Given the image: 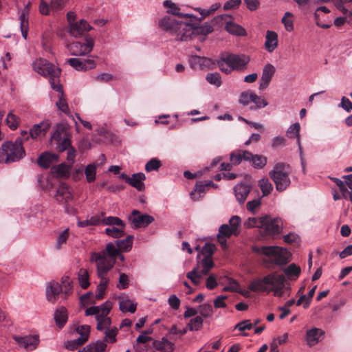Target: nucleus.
<instances>
[{
  "label": "nucleus",
  "instance_id": "nucleus-1",
  "mask_svg": "<svg viewBox=\"0 0 352 352\" xmlns=\"http://www.w3.org/2000/svg\"><path fill=\"white\" fill-rule=\"evenodd\" d=\"M164 6L167 8V12L177 16L185 18L186 21H182L175 19L174 16H166L162 18L160 22V27L169 32L175 39L181 41H186L191 38L198 28L197 23H192V17L190 14H182L179 12L180 8L172 1L166 0L164 1Z\"/></svg>",
  "mask_w": 352,
  "mask_h": 352
},
{
  "label": "nucleus",
  "instance_id": "nucleus-2",
  "mask_svg": "<svg viewBox=\"0 0 352 352\" xmlns=\"http://www.w3.org/2000/svg\"><path fill=\"white\" fill-rule=\"evenodd\" d=\"M287 285L284 275L272 272L263 278L252 281L248 289L252 292H273L275 296L283 297L285 292L290 290L289 286Z\"/></svg>",
  "mask_w": 352,
  "mask_h": 352
},
{
  "label": "nucleus",
  "instance_id": "nucleus-3",
  "mask_svg": "<svg viewBox=\"0 0 352 352\" xmlns=\"http://www.w3.org/2000/svg\"><path fill=\"white\" fill-rule=\"evenodd\" d=\"M250 61V56L244 54H227L217 60V65L222 72L229 74L234 70L244 71Z\"/></svg>",
  "mask_w": 352,
  "mask_h": 352
},
{
  "label": "nucleus",
  "instance_id": "nucleus-4",
  "mask_svg": "<svg viewBox=\"0 0 352 352\" xmlns=\"http://www.w3.org/2000/svg\"><path fill=\"white\" fill-rule=\"evenodd\" d=\"M25 155V151L21 138H17L14 142H5L0 147V163L16 162L23 158Z\"/></svg>",
  "mask_w": 352,
  "mask_h": 352
},
{
  "label": "nucleus",
  "instance_id": "nucleus-5",
  "mask_svg": "<svg viewBox=\"0 0 352 352\" xmlns=\"http://www.w3.org/2000/svg\"><path fill=\"white\" fill-rule=\"evenodd\" d=\"M252 250L254 253L263 254L267 257L263 259V263L265 264L282 265L289 262L287 251L278 246H254Z\"/></svg>",
  "mask_w": 352,
  "mask_h": 352
},
{
  "label": "nucleus",
  "instance_id": "nucleus-6",
  "mask_svg": "<svg viewBox=\"0 0 352 352\" xmlns=\"http://www.w3.org/2000/svg\"><path fill=\"white\" fill-rule=\"evenodd\" d=\"M34 69L42 76L49 77L52 88L56 91H61V85L59 84L60 69L45 59L39 58L33 63Z\"/></svg>",
  "mask_w": 352,
  "mask_h": 352
},
{
  "label": "nucleus",
  "instance_id": "nucleus-7",
  "mask_svg": "<svg viewBox=\"0 0 352 352\" xmlns=\"http://www.w3.org/2000/svg\"><path fill=\"white\" fill-rule=\"evenodd\" d=\"M112 308V303L107 300L100 306H92L85 310V316H96V328L98 331L111 329V320L108 315Z\"/></svg>",
  "mask_w": 352,
  "mask_h": 352
},
{
  "label": "nucleus",
  "instance_id": "nucleus-8",
  "mask_svg": "<svg viewBox=\"0 0 352 352\" xmlns=\"http://www.w3.org/2000/svg\"><path fill=\"white\" fill-rule=\"evenodd\" d=\"M291 173V166L283 162L275 164L274 168L270 171L269 175L274 182L277 191L283 192L290 185L289 175Z\"/></svg>",
  "mask_w": 352,
  "mask_h": 352
},
{
  "label": "nucleus",
  "instance_id": "nucleus-9",
  "mask_svg": "<svg viewBox=\"0 0 352 352\" xmlns=\"http://www.w3.org/2000/svg\"><path fill=\"white\" fill-rule=\"evenodd\" d=\"M119 251V248L113 243H108L105 250L100 252H92L90 261L95 262L96 267H100L101 264L102 268L111 270L114 266Z\"/></svg>",
  "mask_w": 352,
  "mask_h": 352
},
{
  "label": "nucleus",
  "instance_id": "nucleus-10",
  "mask_svg": "<svg viewBox=\"0 0 352 352\" xmlns=\"http://www.w3.org/2000/svg\"><path fill=\"white\" fill-rule=\"evenodd\" d=\"M73 282L68 276H64L61 278V285L58 282H50L46 288L47 299L52 302H54L58 295L63 292L66 296L72 293Z\"/></svg>",
  "mask_w": 352,
  "mask_h": 352
},
{
  "label": "nucleus",
  "instance_id": "nucleus-11",
  "mask_svg": "<svg viewBox=\"0 0 352 352\" xmlns=\"http://www.w3.org/2000/svg\"><path fill=\"white\" fill-rule=\"evenodd\" d=\"M94 46V40L89 35H86L82 41H76L67 43L66 48L69 54L74 56L89 54Z\"/></svg>",
  "mask_w": 352,
  "mask_h": 352
},
{
  "label": "nucleus",
  "instance_id": "nucleus-12",
  "mask_svg": "<svg viewBox=\"0 0 352 352\" xmlns=\"http://www.w3.org/2000/svg\"><path fill=\"white\" fill-rule=\"evenodd\" d=\"M70 139L68 137L67 127L63 124H58L51 137V144H56L58 152H63L70 146Z\"/></svg>",
  "mask_w": 352,
  "mask_h": 352
},
{
  "label": "nucleus",
  "instance_id": "nucleus-13",
  "mask_svg": "<svg viewBox=\"0 0 352 352\" xmlns=\"http://www.w3.org/2000/svg\"><path fill=\"white\" fill-rule=\"evenodd\" d=\"M54 197L58 203L65 204V210L67 213H74V208L69 204V202L73 200V195L66 184L61 183L60 184Z\"/></svg>",
  "mask_w": 352,
  "mask_h": 352
},
{
  "label": "nucleus",
  "instance_id": "nucleus-14",
  "mask_svg": "<svg viewBox=\"0 0 352 352\" xmlns=\"http://www.w3.org/2000/svg\"><path fill=\"white\" fill-rule=\"evenodd\" d=\"M261 229L266 235L274 236L279 234L283 230V222L280 218H272L266 215L263 217Z\"/></svg>",
  "mask_w": 352,
  "mask_h": 352
},
{
  "label": "nucleus",
  "instance_id": "nucleus-15",
  "mask_svg": "<svg viewBox=\"0 0 352 352\" xmlns=\"http://www.w3.org/2000/svg\"><path fill=\"white\" fill-rule=\"evenodd\" d=\"M129 219L133 223L134 228H145L154 221L152 216L142 214L138 210H133Z\"/></svg>",
  "mask_w": 352,
  "mask_h": 352
},
{
  "label": "nucleus",
  "instance_id": "nucleus-16",
  "mask_svg": "<svg viewBox=\"0 0 352 352\" xmlns=\"http://www.w3.org/2000/svg\"><path fill=\"white\" fill-rule=\"evenodd\" d=\"M109 270H107L106 268H102L101 264H100V267H97V274L100 279V284L97 287V294L96 295V298L97 300L102 299L105 294V291L109 284V279L106 276V274Z\"/></svg>",
  "mask_w": 352,
  "mask_h": 352
},
{
  "label": "nucleus",
  "instance_id": "nucleus-17",
  "mask_svg": "<svg viewBox=\"0 0 352 352\" xmlns=\"http://www.w3.org/2000/svg\"><path fill=\"white\" fill-rule=\"evenodd\" d=\"M67 63L78 71H87L96 67V63L91 59H81L71 58L67 60Z\"/></svg>",
  "mask_w": 352,
  "mask_h": 352
},
{
  "label": "nucleus",
  "instance_id": "nucleus-18",
  "mask_svg": "<svg viewBox=\"0 0 352 352\" xmlns=\"http://www.w3.org/2000/svg\"><path fill=\"white\" fill-rule=\"evenodd\" d=\"M13 338L20 346H23L28 350L35 349L39 342L38 336L36 335L26 336H14Z\"/></svg>",
  "mask_w": 352,
  "mask_h": 352
},
{
  "label": "nucleus",
  "instance_id": "nucleus-19",
  "mask_svg": "<svg viewBox=\"0 0 352 352\" xmlns=\"http://www.w3.org/2000/svg\"><path fill=\"white\" fill-rule=\"evenodd\" d=\"M91 29V27L87 22L81 19L69 25V33L74 37H78L85 35Z\"/></svg>",
  "mask_w": 352,
  "mask_h": 352
},
{
  "label": "nucleus",
  "instance_id": "nucleus-20",
  "mask_svg": "<svg viewBox=\"0 0 352 352\" xmlns=\"http://www.w3.org/2000/svg\"><path fill=\"white\" fill-rule=\"evenodd\" d=\"M275 72L276 69L273 65L267 63L264 66L259 85L260 90H263L269 86Z\"/></svg>",
  "mask_w": 352,
  "mask_h": 352
},
{
  "label": "nucleus",
  "instance_id": "nucleus-21",
  "mask_svg": "<svg viewBox=\"0 0 352 352\" xmlns=\"http://www.w3.org/2000/svg\"><path fill=\"white\" fill-rule=\"evenodd\" d=\"M51 123L49 120H44L39 124H34L30 129V135L35 139L40 135H45L50 128Z\"/></svg>",
  "mask_w": 352,
  "mask_h": 352
},
{
  "label": "nucleus",
  "instance_id": "nucleus-22",
  "mask_svg": "<svg viewBox=\"0 0 352 352\" xmlns=\"http://www.w3.org/2000/svg\"><path fill=\"white\" fill-rule=\"evenodd\" d=\"M250 186L245 184H240L235 186L234 188L235 197L239 204H243L250 192Z\"/></svg>",
  "mask_w": 352,
  "mask_h": 352
},
{
  "label": "nucleus",
  "instance_id": "nucleus-23",
  "mask_svg": "<svg viewBox=\"0 0 352 352\" xmlns=\"http://www.w3.org/2000/svg\"><path fill=\"white\" fill-rule=\"evenodd\" d=\"M197 258L199 259L197 262V265L196 267L199 266V272L203 275H207L210 272V271L214 267V263L212 260V258L208 257H201L200 255H198Z\"/></svg>",
  "mask_w": 352,
  "mask_h": 352
},
{
  "label": "nucleus",
  "instance_id": "nucleus-24",
  "mask_svg": "<svg viewBox=\"0 0 352 352\" xmlns=\"http://www.w3.org/2000/svg\"><path fill=\"white\" fill-rule=\"evenodd\" d=\"M58 156L57 154L45 152L39 156L37 162L41 167L47 168L52 163L58 161Z\"/></svg>",
  "mask_w": 352,
  "mask_h": 352
},
{
  "label": "nucleus",
  "instance_id": "nucleus-25",
  "mask_svg": "<svg viewBox=\"0 0 352 352\" xmlns=\"http://www.w3.org/2000/svg\"><path fill=\"white\" fill-rule=\"evenodd\" d=\"M189 62L192 67L201 69L209 67L212 63L211 59L199 56H192Z\"/></svg>",
  "mask_w": 352,
  "mask_h": 352
},
{
  "label": "nucleus",
  "instance_id": "nucleus-26",
  "mask_svg": "<svg viewBox=\"0 0 352 352\" xmlns=\"http://www.w3.org/2000/svg\"><path fill=\"white\" fill-rule=\"evenodd\" d=\"M278 45V34L274 32L267 30L266 32L265 48L269 52H272Z\"/></svg>",
  "mask_w": 352,
  "mask_h": 352
},
{
  "label": "nucleus",
  "instance_id": "nucleus-27",
  "mask_svg": "<svg viewBox=\"0 0 352 352\" xmlns=\"http://www.w3.org/2000/svg\"><path fill=\"white\" fill-rule=\"evenodd\" d=\"M324 334V331L318 328L308 330L306 333V340L309 346L316 345L319 342V338Z\"/></svg>",
  "mask_w": 352,
  "mask_h": 352
},
{
  "label": "nucleus",
  "instance_id": "nucleus-28",
  "mask_svg": "<svg viewBox=\"0 0 352 352\" xmlns=\"http://www.w3.org/2000/svg\"><path fill=\"white\" fill-rule=\"evenodd\" d=\"M153 347L161 352H173L175 344L165 338L162 340H155L153 343Z\"/></svg>",
  "mask_w": 352,
  "mask_h": 352
},
{
  "label": "nucleus",
  "instance_id": "nucleus-29",
  "mask_svg": "<svg viewBox=\"0 0 352 352\" xmlns=\"http://www.w3.org/2000/svg\"><path fill=\"white\" fill-rule=\"evenodd\" d=\"M251 157L252 153L248 151H238L230 154V161L233 165L239 164L243 160L249 161Z\"/></svg>",
  "mask_w": 352,
  "mask_h": 352
},
{
  "label": "nucleus",
  "instance_id": "nucleus-30",
  "mask_svg": "<svg viewBox=\"0 0 352 352\" xmlns=\"http://www.w3.org/2000/svg\"><path fill=\"white\" fill-rule=\"evenodd\" d=\"M146 176L142 173L133 174L130 178L129 184L135 188L139 191H142L145 188L143 181L145 180Z\"/></svg>",
  "mask_w": 352,
  "mask_h": 352
},
{
  "label": "nucleus",
  "instance_id": "nucleus-31",
  "mask_svg": "<svg viewBox=\"0 0 352 352\" xmlns=\"http://www.w3.org/2000/svg\"><path fill=\"white\" fill-rule=\"evenodd\" d=\"M69 169L70 165L62 163L57 166H53L51 171L57 177L67 178L69 176Z\"/></svg>",
  "mask_w": 352,
  "mask_h": 352
},
{
  "label": "nucleus",
  "instance_id": "nucleus-32",
  "mask_svg": "<svg viewBox=\"0 0 352 352\" xmlns=\"http://www.w3.org/2000/svg\"><path fill=\"white\" fill-rule=\"evenodd\" d=\"M67 311L64 307L57 309L54 313V320L59 328H62L67 321Z\"/></svg>",
  "mask_w": 352,
  "mask_h": 352
},
{
  "label": "nucleus",
  "instance_id": "nucleus-33",
  "mask_svg": "<svg viewBox=\"0 0 352 352\" xmlns=\"http://www.w3.org/2000/svg\"><path fill=\"white\" fill-rule=\"evenodd\" d=\"M300 125L298 122H296L292 124L287 131V136L289 138H297V143L299 147V150L300 153H302V147L300 144Z\"/></svg>",
  "mask_w": 352,
  "mask_h": 352
},
{
  "label": "nucleus",
  "instance_id": "nucleus-34",
  "mask_svg": "<svg viewBox=\"0 0 352 352\" xmlns=\"http://www.w3.org/2000/svg\"><path fill=\"white\" fill-rule=\"evenodd\" d=\"M207 189L203 182H197L194 190L190 193L191 198L194 201L199 200L204 196Z\"/></svg>",
  "mask_w": 352,
  "mask_h": 352
},
{
  "label": "nucleus",
  "instance_id": "nucleus-35",
  "mask_svg": "<svg viewBox=\"0 0 352 352\" xmlns=\"http://www.w3.org/2000/svg\"><path fill=\"white\" fill-rule=\"evenodd\" d=\"M133 236L128 235L124 239L117 240L116 245L120 251L129 252L131 250Z\"/></svg>",
  "mask_w": 352,
  "mask_h": 352
},
{
  "label": "nucleus",
  "instance_id": "nucleus-36",
  "mask_svg": "<svg viewBox=\"0 0 352 352\" xmlns=\"http://www.w3.org/2000/svg\"><path fill=\"white\" fill-rule=\"evenodd\" d=\"M204 275L199 272V266L195 267L192 271L186 274V277L189 278L195 285H198L201 283V279Z\"/></svg>",
  "mask_w": 352,
  "mask_h": 352
},
{
  "label": "nucleus",
  "instance_id": "nucleus-37",
  "mask_svg": "<svg viewBox=\"0 0 352 352\" xmlns=\"http://www.w3.org/2000/svg\"><path fill=\"white\" fill-rule=\"evenodd\" d=\"M248 162H252L255 168H263L267 164V157L261 155H253Z\"/></svg>",
  "mask_w": 352,
  "mask_h": 352
},
{
  "label": "nucleus",
  "instance_id": "nucleus-38",
  "mask_svg": "<svg viewBox=\"0 0 352 352\" xmlns=\"http://www.w3.org/2000/svg\"><path fill=\"white\" fill-rule=\"evenodd\" d=\"M226 30L229 33L238 36H243L245 34V32L244 28L232 22L226 23Z\"/></svg>",
  "mask_w": 352,
  "mask_h": 352
},
{
  "label": "nucleus",
  "instance_id": "nucleus-39",
  "mask_svg": "<svg viewBox=\"0 0 352 352\" xmlns=\"http://www.w3.org/2000/svg\"><path fill=\"white\" fill-rule=\"evenodd\" d=\"M78 280L80 285L82 289H87L89 286V273L86 269H80L78 272Z\"/></svg>",
  "mask_w": 352,
  "mask_h": 352
},
{
  "label": "nucleus",
  "instance_id": "nucleus-40",
  "mask_svg": "<svg viewBox=\"0 0 352 352\" xmlns=\"http://www.w3.org/2000/svg\"><path fill=\"white\" fill-rule=\"evenodd\" d=\"M258 186L262 191L263 196L270 194L273 189L272 184L267 178H263L258 181Z\"/></svg>",
  "mask_w": 352,
  "mask_h": 352
},
{
  "label": "nucleus",
  "instance_id": "nucleus-41",
  "mask_svg": "<svg viewBox=\"0 0 352 352\" xmlns=\"http://www.w3.org/2000/svg\"><path fill=\"white\" fill-rule=\"evenodd\" d=\"M137 304L132 302L130 300H123L120 302V309L122 312L129 311L132 314L136 311Z\"/></svg>",
  "mask_w": 352,
  "mask_h": 352
},
{
  "label": "nucleus",
  "instance_id": "nucleus-42",
  "mask_svg": "<svg viewBox=\"0 0 352 352\" xmlns=\"http://www.w3.org/2000/svg\"><path fill=\"white\" fill-rule=\"evenodd\" d=\"M102 223L103 224L112 226H118L122 227V228H125V226H126V225L123 222V221L117 217H104L102 219Z\"/></svg>",
  "mask_w": 352,
  "mask_h": 352
},
{
  "label": "nucleus",
  "instance_id": "nucleus-43",
  "mask_svg": "<svg viewBox=\"0 0 352 352\" xmlns=\"http://www.w3.org/2000/svg\"><path fill=\"white\" fill-rule=\"evenodd\" d=\"M105 233L110 236L117 239L120 238L125 234L124 228L120 226L119 228L115 226L107 228L105 229Z\"/></svg>",
  "mask_w": 352,
  "mask_h": 352
},
{
  "label": "nucleus",
  "instance_id": "nucleus-44",
  "mask_svg": "<svg viewBox=\"0 0 352 352\" xmlns=\"http://www.w3.org/2000/svg\"><path fill=\"white\" fill-rule=\"evenodd\" d=\"M283 272L289 278H292L293 276L298 277L300 273V267L294 263H292L287 267L285 268Z\"/></svg>",
  "mask_w": 352,
  "mask_h": 352
},
{
  "label": "nucleus",
  "instance_id": "nucleus-45",
  "mask_svg": "<svg viewBox=\"0 0 352 352\" xmlns=\"http://www.w3.org/2000/svg\"><path fill=\"white\" fill-rule=\"evenodd\" d=\"M85 174L89 183L94 182L96 179V165L95 164L87 165L85 170Z\"/></svg>",
  "mask_w": 352,
  "mask_h": 352
},
{
  "label": "nucleus",
  "instance_id": "nucleus-46",
  "mask_svg": "<svg viewBox=\"0 0 352 352\" xmlns=\"http://www.w3.org/2000/svg\"><path fill=\"white\" fill-rule=\"evenodd\" d=\"M58 92L59 93L58 95L59 100L56 102V106L60 111L67 113L69 111V107L63 89L61 88V91Z\"/></svg>",
  "mask_w": 352,
  "mask_h": 352
},
{
  "label": "nucleus",
  "instance_id": "nucleus-47",
  "mask_svg": "<svg viewBox=\"0 0 352 352\" xmlns=\"http://www.w3.org/2000/svg\"><path fill=\"white\" fill-rule=\"evenodd\" d=\"M217 250L216 246L210 243H206L202 248V250L200 253L201 257H208L212 258V254L214 253Z\"/></svg>",
  "mask_w": 352,
  "mask_h": 352
},
{
  "label": "nucleus",
  "instance_id": "nucleus-48",
  "mask_svg": "<svg viewBox=\"0 0 352 352\" xmlns=\"http://www.w3.org/2000/svg\"><path fill=\"white\" fill-rule=\"evenodd\" d=\"M69 228L65 229L57 237L56 248L57 250H60L63 248V245L67 243V241L69 238Z\"/></svg>",
  "mask_w": 352,
  "mask_h": 352
},
{
  "label": "nucleus",
  "instance_id": "nucleus-49",
  "mask_svg": "<svg viewBox=\"0 0 352 352\" xmlns=\"http://www.w3.org/2000/svg\"><path fill=\"white\" fill-rule=\"evenodd\" d=\"M239 232H234V230H232V228H230L228 225L223 224L219 227V234L217 235L228 238L231 235L237 236Z\"/></svg>",
  "mask_w": 352,
  "mask_h": 352
},
{
  "label": "nucleus",
  "instance_id": "nucleus-50",
  "mask_svg": "<svg viewBox=\"0 0 352 352\" xmlns=\"http://www.w3.org/2000/svg\"><path fill=\"white\" fill-rule=\"evenodd\" d=\"M203 318L201 316H198L195 318L190 320L188 324L190 331H199L202 328L203 326Z\"/></svg>",
  "mask_w": 352,
  "mask_h": 352
},
{
  "label": "nucleus",
  "instance_id": "nucleus-51",
  "mask_svg": "<svg viewBox=\"0 0 352 352\" xmlns=\"http://www.w3.org/2000/svg\"><path fill=\"white\" fill-rule=\"evenodd\" d=\"M105 336L104 338V341L105 343L107 342H111V343H115L116 342V336L118 334V329L117 328H113V329H108L104 331Z\"/></svg>",
  "mask_w": 352,
  "mask_h": 352
},
{
  "label": "nucleus",
  "instance_id": "nucleus-52",
  "mask_svg": "<svg viewBox=\"0 0 352 352\" xmlns=\"http://www.w3.org/2000/svg\"><path fill=\"white\" fill-rule=\"evenodd\" d=\"M206 80L212 85L220 87L221 85V78L219 73H208L206 77Z\"/></svg>",
  "mask_w": 352,
  "mask_h": 352
},
{
  "label": "nucleus",
  "instance_id": "nucleus-53",
  "mask_svg": "<svg viewBox=\"0 0 352 352\" xmlns=\"http://www.w3.org/2000/svg\"><path fill=\"white\" fill-rule=\"evenodd\" d=\"M292 18L293 14L289 12H287L282 19V23L284 24L286 30L288 32H291L294 30Z\"/></svg>",
  "mask_w": 352,
  "mask_h": 352
},
{
  "label": "nucleus",
  "instance_id": "nucleus-54",
  "mask_svg": "<svg viewBox=\"0 0 352 352\" xmlns=\"http://www.w3.org/2000/svg\"><path fill=\"white\" fill-rule=\"evenodd\" d=\"M77 332L80 335L79 338L84 342H86L90 333V327L89 325H81L77 328Z\"/></svg>",
  "mask_w": 352,
  "mask_h": 352
},
{
  "label": "nucleus",
  "instance_id": "nucleus-55",
  "mask_svg": "<svg viewBox=\"0 0 352 352\" xmlns=\"http://www.w3.org/2000/svg\"><path fill=\"white\" fill-rule=\"evenodd\" d=\"M162 166L160 160L157 158H153L150 160L145 166V170L147 172H151L153 170H157Z\"/></svg>",
  "mask_w": 352,
  "mask_h": 352
},
{
  "label": "nucleus",
  "instance_id": "nucleus-56",
  "mask_svg": "<svg viewBox=\"0 0 352 352\" xmlns=\"http://www.w3.org/2000/svg\"><path fill=\"white\" fill-rule=\"evenodd\" d=\"M253 96H254V94L251 91H244L241 94L239 101L243 105H248L253 101Z\"/></svg>",
  "mask_w": 352,
  "mask_h": 352
},
{
  "label": "nucleus",
  "instance_id": "nucleus-57",
  "mask_svg": "<svg viewBox=\"0 0 352 352\" xmlns=\"http://www.w3.org/2000/svg\"><path fill=\"white\" fill-rule=\"evenodd\" d=\"M199 313L201 316L204 318H208L211 316L213 313L212 305L209 303H206L200 305Z\"/></svg>",
  "mask_w": 352,
  "mask_h": 352
},
{
  "label": "nucleus",
  "instance_id": "nucleus-58",
  "mask_svg": "<svg viewBox=\"0 0 352 352\" xmlns=\"http://www.w3.org/2000/svg\"><path fill=\"white\" fill-rule=\"evenodd\" d=\"M263 217L261 218H249L248 221L245 223V226L246 228H253V227H257L261 228L262 223H263Z\"/></svg>",
  "mask_w": 352,
  "mask_h": 352
},
{
  "label": "nucleus",
  "instance_id": "nucleus-59",
  "mask_svg": "<svg viewBox=\"0 0 352 352\" xmlns=\"http://www.w3.org/2000/svg\"><path fill=\"white\" fill-rule=\"evenodd\" d=\"M252 327L253 324L250 322V320H245L237 323L234 327V329H238L240 331H244L245 330H250Z\"/></svg>",
  "mask_w": 352,
  "mask_h": 352
},
{
  "label": "nucleus",
  "instance_id": "nucleus-60",
  "mask_svg": "<svg viewBox=\"0 0 352 352\" xmlns=\"http://www.w3.org/2000/svg\"><path fill=\"white\" fill-rule=\"evenodd\" d=\"M6 122H7L8 126L12 130L16 129L19 124L16 116L15 115L12 114V113H8L7 118H6Z\"/></svg>",
  "mask_w": 352,
  "mask_h": 352
},
{
  "label": "nucleus",
  "instance_id": "nucleus-61",
  "mask_svg": "<svg viewBox=\"0 0 352 352\" xmlns=\"http://www.w3.org/2000/svg\"><path fill=\"white\" fill-rule=\"evenodd\" d=\"M229 223L232 230L239 232V233L240 232L239 227L241 225V218L239 216L235 215L232 217L229 221Z\"/></svg>",
  "mask_w": 352,
  "mask_h": 352
},
{
  "label": "nucleus",
  "instance_id": "nucleus-62",
  "mask_svg": "<svg viewBox=\"0 0 352 352\" xmlns=\"http://www.w3.org/2000/svg\"><path fill=\"white\" fill-rule=\"evenodd\" d=\"M85 342H82L79 338L68 341L65 345L66 348L69 350L74 351L78 346L82 345Z\"/></svg>",
  "mask_w": 352,
  "mask_h": 352
},
{
  "label": "nucleus",
  "instance_id": "nucleus-63",
  "mask_svg": "<svg viewBox=\"0 0 352 352\" xmlns=\"http://www.w3.org/2000/svg\"><path fill=\"white\" fill-rule=\"evenodd\" d=\"M91 344L93 347V352H105L106 351L107 344L104 341L98 340Z\"/></svg>",
  "mask_w": 352,
  "mask_h": 352
},
{
  "label": "nucleus",
  "instance_id": "nucleus-64",
  "mask_svg": "<svg viewBox=\"0 0 352 352\" xmlns=\"http://www.w3.org/2000/svg\"><path fill=\"white\" fill-rule=\"evenodd\" d=\"M339 106L347 112H351L352 111V102L345 96L342 98L341 102Z\"/></svg>",
  "mask_w": 352,
  "mask_h": 352
}]
</instances>
